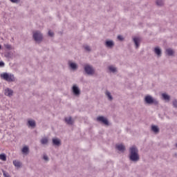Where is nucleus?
Returning <instances> with one entry per match:
<instances>
[{"label":"nucleus","mask_w":177,"mask_h":177,"mask_svg":"<svg viewBox=\"0 0 177 177\" xmlns=\"http://www.w3.org/2000/svg\"><path fill=\"white\" fill-rule=\"evenodd\" d=\"M106 96H108L109 100H113V97H111V94L110 93V92L106 91Z\"/></svg>","instance_id":"a878e982"},{"label":"nucleus","mask_w":177,"mask_h":177,"mask_svg":"<svg viewBox=\"0 0 177 177\" xmlns=\"http://www.w3.org/2000/svg\"><path fill=\"white\" fill-rule=\"evenodd\" d=\"M69 66L71 67V68H72L73 70H75V68H77V64L75 63H70L69 62Z\"/></svg>","instance_id":"a211bd4d"},{"label":"nucleus","mask_w":177,"mask_h":177,"mask_svg":"<svg viewBox=\"0 0 177 177\" xmlns=\"http://www.w3.org/2000/svg\"><path fill=\"white\" fill-rule=\"evenodd\" d=\"M65 121L69 125L73 124V119L71 118V117L65 118Z\"/></svg>","instance_id":"2eb2a0df"},{"label":"nucleus","mask_w":177,"mask_h":177,"mask_svg":"<svg viewBox=\"0 0 177 177\" xmlns=\"http://www.w3.org/2000/svg\"><path fill=\"white\" fill-rule=\"evenodd\" d=\"M166 53L169 56H172V55H174V50H172L171 48L167 49L166 50Z\"/></svg>","instance_id":"dca6fc26"},{"label":"nucleus","mask_w":177,"mask_h":177,"mask_svg":"<svg viewBox=\"0 0 177 177\" xmlns=\"http://www.w3.org/2000/svg\"><path fill=\"white\" fill-rule=\"evenodd\" d=\"M41 145H46L48 143V138H44L41 140Z\"/></svg>","instance_id":"b1692460"},{"label":"nucleus","mask_w":177,"mask_h":177,"mask_svg":"<svg viewBox=\"0 0 177 177\" xmlns=\"http://www.w3.org/2000/svg\"><path fill=\"white\" fill-rule=\"evenodd\" d=\"M130 160L131 161H138L139 160V155H138V149L135 147L130 148Z\"/></svg>","instance_id":"f257e3e1"},{"label":"nucleus","mask_w":177,"mask_h":177,"mask_svg":"<svg viewBox=\"0 0 177 177\" xmlns=\"http://www.w3.org/2000/svg\"><path fill=\"white\" fill-rule=\"evenodd\" d=\"M84 49H86L88 51L91 50V48L88 46H84Z\"/></svg>","instance_id":"473e14b6"},{"label":"nucleus","mask_w":177,"mask_h":177,"mask_svg":"<svg viewBox=\"0 0 177 177\" xmlns=\"http://www.w3.org/2000/svg\"><path fill=\"white\" fill-rule=\"evenodd\" d=\"M1 77L3 78V80H5V81H7L8 82H15V75L12 74L3 73L1 74Z\"/></svg>","instance_id":"f03ea898"},{"label":"nucleus","mask_w":177,"mask_h":177,"mask_svg":"<svg viewBox=\"0 0 177 177\" xmlns=\"http://www.w3.org/2000/svg\"><path fill=\"white\" fill-rule=\"evenodd\" d=\"M5 66V63L3 62H0V67H3Z\"/></svg>","instance_id":"72a5a7b5"},{"label":"nucleus","mask_w":177,"mask_h":177,"mask_svg":"<svg viewBox=\"0 0 177 177\" xmlns=\"http://www.w3.org/2000/svg\"><path fill=\"white\" fill-rule=\"evenodd\" d=\"M97 120L100 121V122H103V124H104L105 125H109V121L103 116H99L97 118Z\"/></svg>","instance_id":"0eeeda50"},{"label":"nucleus","mask_w":177,"mask_h":177,"mask_svg":"<svg viewBox=\"0 0 177 177\" xmlns=\"http://www.w3.org/2000/svg\"><path fill=\"white\" fill-rule=\"evenodd\" d=\"M109 71H111L112 73H115V71H117V68H115V67L111 66L109 67Z\"/></svg>","instance_id":"4be33fe9"},{"label":"nucleus","mask_w":177,"mask_h":177,"mask_svg":"<svg viewBox=\"0 0 177 177\" xmlns=\"http://www.w3.org/2000/svg\"><path fill=\"white\" fill-rule=\"evenodd\" d=\"M44 160H45L46 161H48V156L46 155L44 156Z\"/></svg>","instance_id":"f704fd0d"},{"label":"nucleus","mask_w":177,"mask_h":177,"mask_svg":"<svg viewBox=\"0 0 177 177\" xmlns=\"http://www.w3.org/2000/svg\"><path fill=\"white\" fill-rule=\"evenodd\" d=\"M1 45H0V49H1Z\"/></svg>","instance_id":"e433bc0d"},{"label":"nucleus","mask_w":177,"mask_h":177,"mask_svg":"<svg viewBox=\"0 0 177 177\" xmlns=\"http://www.w3.org/2000/svg\"><path fill=\"white\" fill-rule=\"evenodd\" d=\"M162 98L164 99V100H169V95H168L165 93H162Z\"/></svg>","instance_id":"5701e85b"},{"label":"nucleus","mask_w":177,"mask_h":177,"mask_svg":"<svg viewBox=\"0 0 177 177\" xmlns=\"http://www.w3.org/2000/svg\"><path fill=\"white\" fill-rule=\"evenodd\" d=\"M10 2H12V3H19L20 2V0H10Z\"/></svg>","instance_id":"cd10ccee"},{"label":"nucleus","mask_w":177,"mask_h":177,"mask_svg":"<svg viewBox=\"0 0 177 177\" xmlns=\"http://www.w3.org/2000/svg\"><path fill=\"white\" fill-rule=\"evenodd\" d=\"M106 45L108 46V48H111V46H113L114 43H113V41H107L106 42Z\"/></svg>","instance_id":"f3484780"},{"label":"nucleus","mask_w":177,"mask_h":177,"mask_svg":"<svg viewBox=\"0 0 177 177\" xmlns=\"http://www.w3.org/2000/svg\"><path fill=\"white\" fill-rule=\"evenodd\" d=\"M0 160H1V161H6V155L4 153L0 154Z\"/></svg>","instance_id":"412c9836"},{"label":"nucleus","mask_w":177,"mask_h":177,"mask_svg":"<svg viewBox=\"0 0 177 177\" xmlns=\"http://www.w3.org/2000/svg\"><path fill=\"white\" fill-rule=\"evenodd\" d=\"M151 129H152L153 132H155V133H158L159 129L157 126H152Z\"/></svg>","instance_id":"6ab92c4d"},{"label":"nucleus","mask_w":177,"mask_h":177,"mask_svg":"<svg viewBox=\"0 0 177 177\" xmlns=\"http://www.w3.org/2000/svg\"><path fill=\"white\" fill-rule=\"evenodd\" d=\"M73 92L74 95H75V96L80 95V88H78V87H77L76 86H73Z\"/></svg>","instance_id":"1a4fd4ad"},{"label":"nucleus","mask_w":177,"mask_h":177,"mask_svg":"<svg viewBox=\"0 0 177 177\" xmlns=\"http://www.w3.org/2000/svg\"><path fill=\"white\" fill-rule=\"evenodd\" d=\"M30 153V149H28V147L25 146L23 147V154H28Z\"/></svg>","instance_id":"ddd939ff"},{"label":"nucleus","mask_w":177,"mask_h":177,"mask_svg":"<svg viewBox=\"0 0 177 177\" xmlns=\"http://www.w3.org/2000/svg\"><path fill=\"white\" fill-rule=\"evenodd\" d=\"M3 175L4 177H10V176L9 175V174H8V172L3 171Z\"/></svg>","instance_id":"bb28decb"},{"label":"nucleus","mask_w":177,"mask_h":177,"mask_svg":"<svg viewBox=\"0 0 177 177\" xmlns=\"http://www.w3.org/2000/svg\"><path fill=\"white\" fill-rule=\"evenodd\" d=\"M28 127H31V128L35 127V121L30 120L28 121Z\"/></svg>","instance_id":"f8f14e48"},{"label":"nucleus","mask_w":177,"mask_h":177,"mask_svg":"<svg viewBox=\"0 0 177 177\" xmlns=\"http://www.w3.org/2000/svg\"><path fill=\"white\" fill-rule=\"evenodd\" d=\"M115 147L117 150L121 151L122 153H124V151H125V146H124V145L122 144H118L116 145Z\"/></svg>","instance_id":"6e6552de"},{"label":"nucleus","mask_w":177,"mask_h":177,"mask_svg":"<svg viewBox=\"0 0 177 177\" xmlns=\"http://www.w3.org/2000/svg\"><path fill=\"white\" fill-rule=\"evenodd\" d=\"M33 38L36 42H41L42 41V35L41 32L36 31L33 33Z\"/></svg>","instance_id":"7ed1b4c3"},{"label":"nucleus","mask_w":177,"mask_h":177,"mask_svg":"<svg viewBox=\"0 0 177 177\" xmlns=\"http://www.w3.org/2000/svg\"><path fill=\"white\" fill-rule=\"evenodd\" d=\"M156 4L158 6H162V5H164V3L162 2V0H157Z\"/></svg>","instance_id":"393cba45"},{"label":"nucleus","mask_w":177,"mask_h":177,"mask_svg":"<svg viewBox=\"0 0 177 177\" xmlns=\"http://www.w3.org/2000/svg\"><path fill=\"white\" fill-rule=\"evenodd\" d=\"M13 165L15 167H17V169H19L20 167H21V162H20L19 160H14Z\"/></svg>","instance_id":"9b49d317"},{"label":"nucleus","mask_w":177,"mask_h":177,"mask_svg":"<svg viewBox=\"0 0 177 177\" xmlns=\"http://www.w3.org/2000/svg\"><path fill=\"white\" fill-rule=\"evenodd\" d=\"M173 105L174 107H177V101L176 100L173 101Z\"/></svg>","instance_id":"7c9ffc66"},{"label":"nucleus","mask_w":177,"mask_h":177,"mask_svg":"<svg viewBox=\"0 0 177 177\" xmlns=\"http://www.w3.org/2000/svg\"><path fill=\"white\" fill-rule=\"evenodd\" d=\"M5 48H6L7 49H12V46H10V44H6Z\"/></svg>","instance_id":"c85d7f7f"},{"label":"nucleus","mask_w":177,"mask_h":177,"mask_svg":"<svg viewBox=\"0 0 177 177\" xmlns=\"http://www.w3.org/2000/svg\"><path fill=\"white\" fill-rule=\"evenodd\" d=\"M53 143L55 146H59L60 145V140L57 138L53 139Z\"/></svg>","instance_id":"4468645a"},{"label":"nucleus","mask_w":177,"mask_h":177,"mask_svg":"<svg viewBox=\"0 0 177 177\" xmlns=\"http://www.w3.org/2000/svg\"><path fill=\"white\" fill-rule=\"evenodd\" d=\"M134 44L136 46V48H139V42H140V38L139 37H134L133 38Z\"/></svg>","instance_id":"9d476101"},{"label":"nucleus","mask_w":177,"mask_h":177,"mask_svg":"<svg viewBox=\"0 0 177 177\" xmlns=\"http://www.w3.org/2000/svg\"><path fill=\"white\" fill-rule=\"evenodd\" d=\"M176 147H177V144H176Z\"/></svg>","instance_id":"c9c22d12"},{"label":"nucleus","mask_w":177,"mask_h":177,"mask_svg":"<svg viewBox=\"0 0 177 177\" xmlns=\"http://www.w3.org/2000/svg\"><path fill=\"white\" fill-rule=\"evenodd\" d=\"M145 100L148 104H151L153 103H156L157 104V103H158L157 101L154 100V99H153V97L150 95H147Z\"/></svg>","instance_id":"20e7f679"},{"label":"nucleus","mask_w":177,"mask_h":177,"mask_svg":"<svg viewBox=\"0 0 177 177\" xmlns=\"http://www.w3.org/2000/svg\"><path fill=\"white\" fill-rule=\"evenodd\" d=\"M84 70L87 74L92 75L95 73V70H93V68L89 65H86L84 66Z\"/></svg>","instance_id":"39448f33"},{"label":"nucleus","mask_w":177,"mask_h":177,"mask_svg":"<svg viewBox=\"0 0 177 177\" xmlns=\"http://www.w3.org/2000/svg\"><path fill=\"white\" fill-rule=\"evenodd\" d=\"M155 53L156 55H158V56H160L161 55V50H160V48H155Z\"/></svg>","instance_id":"aec40b11"},{"label":"nucleus","mask_w":177,"mask_h":177,"mask_svg":"<svg viewBox=\"0 0 177 177\" xmlns=\"http://www.w3.org/2000/svg\"><path fill=\"white\" fill-rule=\"evenodd\" d=\"M48 35H49V37H52L53 35V32L49 30L48 31Z\"/></svg>","instance_id":"2f4dec72"},{"label":"nucleus","mask_w":177,"mask_h":177,"mask_svg":"<svg viewBox=\"0 0 177 177\" xmlns=\"http://www.w3.org/2000/svg\"><path fill=\"white\" fill-rule=\"evenodd\" d=\"M118 39H119V41H123L124 38L122 37V36L119 35V36H118Z\"/></svg>","instance_id":"c756f323"},{"label":"nucleus","mask_w":177,"mask_h":177,"mask_svg":"<svg viewBox=\"0 0 177 177\" xmlns=\"http://www.w3.org/2000/svg\"><path fill=\"white\" fill-rule=\"evenodd\" d=\"M4 93L6 96H8L9 97H10L11 96H13V90L7 88L4 90Z\"/></svg>","instance_id":"423d86ee"}]
</instances>
